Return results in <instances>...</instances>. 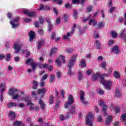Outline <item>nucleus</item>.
<instances>
[{
	"label": "nucleus",
	"mask_w": 126,
	"mask_h": 126,
	"mask_svg": "<svg viewBox=\"0 0 126 126\" xmlns=\"http://www.w3.org/2000/svg\"><path fill=\"white\" fill-rule=\"evenodd\" d=\"M33 86L32 87V88H33V89H37V86L39 85V84L36 81H33Z\"/></svg>",
	"instance_id": "35"
},
{
	"label": "nucleus",
	"mask_w": 126,
	"mask_h": 126,
	"mask_svg": "<svg viewBox=\"0 0 126 126\" xmlns=\"http://www.w3.org/2000/svg\"><path fill=\"white\" fill-rule=\"evenodd\" d=\"M9 117L11 118V121H13L15 119V113L10 111L9 113Z\"/></svg>",
	"instance_id": "22"
},
{
	"label": "nucleus",
	"mask_w": 126,
	"mask_h": 126,
	"mask_svg": "<svg viewBox=\"0 0 126 126\" xmlns=\"http://www.w3.org/2000/svg\"><path fill=\"white\" fill-rule=\"evenodd\" d=\"M17 91H18L17 89L11 88L8 92V94L10 96H12V99H18V101H24L25 102H29L30 101L29 96H25L24 92H21V94H14V93H17Z\"/></svg>",
	"instance_id": "2"
},
{
	"label": "nucleus",
	"mask_w": 126,
	"mask_h": 126,
	"mask_svg": "<svg viewBox=\"0 0 126 126\" xmlns=\"http://www.w3.org/2000/svg\"><path fill=\"white\" fill-rule=\"evenodd\" d=\"M75 27H76V25L74 24L72 27V32H68L66 35H64L63 36V39H65V40H68V37L71 36V33L74 32V29H75Z\"/></svg>",
	"instance_id": "12"
},
{
	"label": "nucleus",
	"mask_w": 126,
	"mask_h": 126,
	"mask_svg": "<svg viewBox=\"0 0 126 126\" xmlns=\"http://www.w3.org/2000/svg\"><path fill=\"white\" fill-rule=\"evenodd\" d=\"M46 21L48 23V31H51L52 30V28L53 27V25H52V23H51V22H50V19H46Z\"/></svg>",
	"instance_id": "24"
},
{
	"label": "nucleus",
	"mask_w": 126,
	"mask_h": 126,
	"mask_svg": "<svg viewBox=\"0 0 126 126\" xmlns=\"http://www.w3.org/2000/svg\"><path fill=\"white\" fill-rule=\"evenodd\" d=\"M22 124L20 121H16L14 123V126H19Z\"/></svg>",
	"instance_id": "39"
},
{
	"label": "nucleus",
	"mask_w": 126,
	"mask_h": 126,
	"mask_svg": "<svg viewBox=\"0 0 126 126\" xmlns=\"http://www.w3.org/2000/svg\"><path fill=\"white\" fill-rule=\"evenodd\" d=\"M60 102H57L56 103V105H55V109H56V110H58V108H59V107H60Z\"/></svg>",
	"instance_id": "61"
},
{
	"label": "nucleus",
	"mask_w": 126,
	"mask_h": 126,
	"mask_svg": "<svg viewBox=\"0 0 126 126\" xmlns=\"http://www.w3.org/2000/svg\"><path fill=\"white\" fill-rule=\"evenodd\" d=\"M106 65H107V64L106 63V62H103L102 63L100 66L102 68H103L104 69H106Z\"/></svg>",
	"instance_id": "38"
},
{
	"label": "nucleus",
	"mask_w": 126,
	"mask_h": 126,
	"mask_svg": "<svg viewBox=\"0 0 126 126\" xmlns=\"http://www.w3.org/2000/svg\"><path fill=\"white\" fill-rule=\"evenodd\" d=\"M89 25H92L93 26H96L97 25V21L94 19H91L89 22Z\"/></svg>",
	"instance_id": "23"
},
{
	"label": "nucleus",
	"mask_w": 126,
	"mask_h": 126,
	"mask_svg": "<svg viewBox=\"0 0 126 126\" xmlns=\"http://www.w3.org/2000/svg\"><path fill=\"white\" fill-rule=\"evenodd\" d=\"M112 121H113V117L111 115L108 116L105 120V124L110 125L112 123Z\"/></svg>",
	"instance_id": "17"
},
{
	"label": "nucleus",
	"mask_w": 126,
	"mask_h": 126,
	"mask_svg": "<svg viewBox=\"0 0 126 126\" xmlns=\"http://www.w3.org/2000/svg\"><path fill=\"white\" fill-rule=\"evenodd\" d=\"M55 80V75L54 74H51L50 75V82H53Z\"/></svg>",
	"instance_id": "42"
},
{
	"label": "nucleus",
	"mask_w": 126,
	"mask_h": 126,
	"mask_svg": "<svg viewBox=\"0 0 126 126\" xmlns=\"http://www.w3.org/2000/svg\"><path fill=\"white\" fill-rule=\"evenodd\" d=\"M111 35L112 36L113 38H117V37H118V33L115 31H112L111 32Z\"/></svg>",
	"instance_id": "37"
},
{
	"label": "nucleus",
	"mask_w": 126,
	"mask_h": 126,
	"mask_svg": "<svg viewBox=\"0 0 126 126\" xmlns=\"http://www.w3.org/2000/svg\"><path fill=\"white\" fill-rule=\"evenodd\" d=\"M115 95L117 97H120V96H121V92L120 91V90H116L115 92Z\"/></svg>",
	"instance_id": "43"
},
{
	"label": "nucleus",
	"mask_w": 126,
	"mask_h": 126,
	"mask_svg": "<svg viewBox=\"0 0 126 126\" xmlns=\"http://www.w3.org/2000/svg\"><path fill=\"white\" fill-rule=\"evenodd\" d=\"M17 106L19 108H24L25 107V104H24V103H19Z\"/></svg>",
	"instance_id": "54"
},
{
	"label": "nucleus",
	"mask_w": 126,
	"mask_h": 126,
	"mask_svg": "<svg viewBox=\"0 0 126 126\" xmlns=\"http://www.w3.org/2000/svg\"><path fill=\"white\" fill-rule=\"evenodd\" d=\"M17 103L14 102H10L8 104V108H11V107H16Z\"/></svg>",
	"instance_id": "34"
},
{
	"label": "nucleus",
	"mask_w": 126,
	"mask_h": 126,
	"mask_svg": "<svg viewBox=\"0 0 126 126\" xmlns=\"http://www.w3.org/2000/svg\"><path fill=\"white\" fill-rule=\"evenodd\" d=\"M7 16L9 19H10V24H11L12 26V28H17V27H18V25H19V24L18 23L19 18L18 17H16L15 18L12 20V19H11V17H12V14L9 12L7 13Z\"/></svg>",
	"instance_id": "4"
},
{
	"label": "nucleus",
	"mask_w": 126,
	"mask_h": 126,
	"mask_svg": "<svg viewBox=\"0 0 126 126\" xmlns=\"http://www.w3.org/2000/svg\"><path fill=\"white\" fill-rule=\"evenodd\" d=\"M56 52H58V48H55V47L53 48L51 50L50 57H51L54 54H56Z\"/></svg>",
	"instance_id": "32"
},
{
	"label": "nucleus",
	"mask_w": 126,
	"mask_h": 126,
	"mask_svg": "<svg viewBox=\"0 0 126 126\" xmlns=\"http://www.w3.org/2000/svg\"><path fill=\"white\" fill-rule=\"evenodd\" d=\"M32 97H33V98H34V99H35V100H37V95H36V93H35V92L32 91Z\"/></svg>",
	"instance_id": "47"
},
{
	"label": "nucleus",
	"mask_w": 126,
	"mask_h": 126,
	"mask_svg": "<svg viewBox=\"0 0 126 126\" xmlns=\"http://www.w3.org/2000/svg\"><path fill=\"white\" fill-rule=\"evenodd\" d=\"M77 57V55L76 54L73 55L71 56V59L69 62V63L67 66L68 72L67 73L68 76H70L73 74V73H72V72L71 71V67H72V66L74 65V63H75V62H76Z\"/></svg>",
	"instance_id": "3"
},
{
	"label": "nucleus",
	"mask_w": 126,
	"mask_h": 126,
	"mask_svg": "<svg viewBox=\"0 0 126 126\" xmlns=\"http://www.w3.org/2000/svg\"><path fill=\"white\" fill-rule=\"evenodd\" d=\"M114 76L115 77V78H120V76L121 75H120V73L118 71H115L114 73Z\"/></svg>",
	"instance_id": "36"
},
{
	"label": "nucleus",
	"mask_w": 126,
	"mask_h": 126,
	"mask_svg": "<svg viewBox=\"0 0 126 126\" xmlns=\"http://www.w3.org/2000/svg\"><path fill=\"white\" fill-rule=\"evenodd\" d=\"M111 52H112V53H114V54H119V53H120L119 47H118V46H115L112 48Z\"/></svg>",
	"instance_id": "18"
},
{
	"label": "nucleus",
	"mask_w": 126,
	"mask_h": 126,
	"mask_svg": "<svg viewBox=\"0 0 126 126\" xmlns=\"http://www.w3.org/2000/svg\"><path fill=\"white\" fill-rule=\"evenodd\" d=\"M85 0H72V2L74 4L75 3H81V4H83V2H84Z\"/></svg>",
	"instance_id": "26"
},
{
	"label": "nucleus",
	"mask_w": 126,
	"mask_h": 126,
	"mask_svg": "<svg viewBox=\"0 0 126 126\" xmlns=\"http://www.w3.org/2000/svg\"><path fill=\"white\" fill-rule=\"evenodd\" d=\"M5 85H6V84L5 83H3L1 84H0V102H2L3 101V97L2 96V93H3V92L5 90Z\"/></svg>",
	"instance_id": "10"
},
{
	"label": "nucleus",
	"mask_w": 126,
	"mask_h": 126,
	"mask_svg": "<svg viewBox=\"0 0 126 126\" xmlns=\"http://www.w3.org/2000/svg\"><path fill=\"white\" fill-rule=\"evenodd\" d=\"M39 64H41V63H32L31 64L32 65V70H35V69L36 68V66L38 65L39 66Z\"/></svg>",
	"instance_id": "30"
},
{
	"label": "nucleus",
	"mask_w": 126,
	"mask_h": 126,
	"mask_svg": "<svg viewBox=\"0 0 126 126\" xmlns=\"http://www.w3.org/2000/svg\"><path fill=\"white\" fill-rule=\"evenodd\" d=\"M73 103H74V99H73V96H72V95L69 94L68 98V102H66L64 104V107L65 109H67L70 106V105H71V104H73Z\"/></svg>",
	"instance_id": "7"
},
{
	"label": "nucleus",
	"mask_w": 126,
	"mask_h": 126,
	"mask_svg": "<svg viewBox=\"0 0 126 126\" xmlns=\"http://www.w3.org/2000/svg\"><path fill=\"white\" fill-rule=\"evenodd\" d=\"M47 91V90L46 88H43L42 89L38 90V94L41 95V97H43L46 93V92Z\"/></svg>",
	"instance_id": "20"
},
{
	"label": "nucleus",
	"mask_w": 126,
	"mask_h": 126,
	"mask_svg": "<svg viewBox=\"0 0 126 126\" xmlns=\"http://www.w3.org/2000/svg\"><path fill=\"white\" fill-rule=\"evenodd\" d=\"M78 80H81L83 78V74L81 70L78 71Z\"/></svg>",
	"instance_id": "29"
},
{
	"label": "nucleus",
	"mask_w": 126,
	"mask_h": 126,
	"mask_svg": "<svg viewBox=\"0 0 126 126\" xmlns=\"http://www.w3.org/2000/svg\"><path fill=\"white\" fill-rule=\"evenodd\" d=\"M38 67L40 68H47L48 70L51 71L52 69H53V66L52 65H48L47 64H38Z\"/></svg>",
	"instance_id": "13"
},
{
	"label": "nucleus",
	"mask_w": 126,
	"mask_h": 126,
	"mask_svg": "<svg viewBox=\"0 0 126 126\" xmlns=\"http://www.w3.org/2000/svg\"><path fill=\"white\" fill-rule=\"evenodd\" d=\"M39 105H40L42 109L45 110V104H44V102H43V101H42L41 99H39Z\"/></svg>",
	"instance_id": "33"
},
{
	"label": "nucleus",
	"mask_w": 126,
	"mask_h": 126,
	"mask_svg": "<svg viewBox=\"0 0 126 126\" xmlns=\"http://www.w3.org/2000/svg\"><path fill=\"white\" fill-rule=\"evenodd\" d=\"M23 13L25 14H27L28 16H29L30 17H34L36 16V14L34 12H31L30 11H29L28 10H24L23 11Z\"/></svg>",
	"instance_id": "14"
},
{
	"label": "nucleus",
	"mask_w": 126,
	"mask_h": 126,
	"mask_svg": "<svg viewBox=\"0 0 126 126\" xmlns=\"http://www.w3.org/2000/svg\"><path fill=\"white\" fill-rule=\"evenodd\" d=\"M45 43V40L44 39H41L38 41L37 49H39L41 46Z\"/></svg>",
	"instance_id": "25"
},
{
	"label": "nucleus",
	"mask_w": 126,
	"mask_h": 126,
	"mask_svg": "<svg viewBox=\"0 0 126 126\" xmlns=\"http://www.w3.org/2000/svg\"><path fill=\"white\" fill-rule=\"evenodd\" d=\"M33 63V59L32 58H29L28 59L26 62V63L28 64V65H31V64Z\"/></svg>",
	"instance_id": "31"
},
{
	"label": "nucleus",
	"mask_w": 126,
	"mask_h": 126,
	"mask_svg": "<svg viewBox=\"0 0 126 126\" xmlns=\"http://www.w3.org/2000/svg\"><path fill=\"white\" fill-rule=\"evenodd\" d=\"M112 70L113 69H112L111 67H109L108 73L103 74L101 76H100V73L97 72L96 74H94L93 75V80H97L99 77H100V82L104 86L105 89H106V90H111L112 88V85H113V81L109 80L105 82V80H104V78H105V77H108V76H109V73H111Z\"/></svg>",
	"instance_id": "1"
},
{
	"label": "nucleus",
	"mask_w": 126,
	"mask_h": 126,
	"mask_svg": "<svg viewBox=\"0 0 126 126\" xmlns=\"http://www.w3.org/2000/svg\"><path fill=\"white\" fill-rule=\"evenodd\" d=\"M11 58L10 54H7L6 55V61H10V59Z\"/></svg>",
	"instance_id": "50"
},
{
	"label": "nucleus",
	"mask_w": 126,
	"mask_h": 126,
	"mask_svg": "<svg viewBox=\"0 0 126 126\" xmlns=\"http://www.w3.org/2000/svg\"><path fill=\"white\" fill-rule=\"evenodd\" d=\"M49 9H50V7L48 6V5L41 4L39 6V8L37 10H48Z\"/></svg>",
	"instance_id": "16"
},
{
	"label": "nucleus",
	"mask_w": 126,
	"mask_h": 126,
	"mask_svg": "<svg viewBox=\"0 0 126 126\" xmlns=\"http://www.w3.org/2000/svg\"><path fill=\"white\" fill-rule=\"evenodd\" d=\"M104 25H105V24L103 22H100L96 25V27H97L98 29H101L102 27H104Z\"/></svg>",
	"instance_id": "28"
},
{
	"label": "nucleus",
	"mask_w": 126,
	"mask_h": 126,
	"mask_svg": "<svg viewBox=\"0 0 126 126\" xmlns=\"http://www.w3.org/2000/svg\"><path fill=\"white\" fill-rule=\"evenodd\" d=\"M92 73V70H88L86 72L87 75H90Z\"/></svg>",
	"instance_id": "63"
},
{
	"label": "nucleus",
	"mask_w": 126,
	"mask_h": 126,
	"mask_svg": "<svg viewBox=\"0 0 126 126\" xmlns=\"http://www.w3.org/2000/svg\"><path fill=\"white\" fill-rule=\"evenodd\" d=\"M57 77L58 78H60V77H62V73H61V72H60V71H58L57 73Z\"/></svg>",
	"instance_id": "64"
},
{
	"label": "nucleus",
	"mask_w": 126,
	"mask_h": 126,
	"mask_svg": "<svg viewBox=\"0 0 126 126\" xmlns=\"http://www.w3.org/2000/svg\"><path fill=\"white\" fill-rule=\"evenodd\" d=\"M47 78H48V75L47 74H45L42 76L41 80L42 81H45V80H46V79H47Z\"/></svg>",
	"instance_id": "46"
},
{
	"label": "nucleus",
	"mask_w": 126,
	"mask_h": 126,
	"mask_svg": "<svg viewBox=\"0 0 126 126\" xmlns=\"http://www.w3.org/2000/svg\"><path fill=\"white\" fill-rule=\"evenodd\" d=\"M56 23L57 25H59L60 23H61V18H58L56 19Z\"/></svg>",
	"instance_id": "55"
},
{
	"label": "nucleus",
	"mask_w": 126,
	"mask_h": 126,
	"mask_svg": "<svg viewBox=\"0 0 126 126\" xmlns=\"http://www.w3.org/2000/svg\"><path fill=\"white\" fill-rule=\"evenodd\" d=\"M114 111L117 113H119L120 111V109L119 107H114Z\"/></svg>",
	"instance_id": "52"
},
{
	"label": "nucleus",
	"mask_w": 126,
	"mask_h": 126,
	"mask_svg": "<svg viewBox=\"0 0 126 126\" xmlns=\"http://www.w3.org/2000/svg\"><path fill=\"white\" fill-rule=\"evenodd\" d=\"M92 6H89L87 7V10L88 12H90V11H92Z\"/></svg>",
	"instance_id": "51"
},
{
	"label": "nucleus",
	"mask_w": 126,
	"mask_h": 126,
	"mask_svg": "<svg viewBox=\"0 0 126 126\" xmlns=\"http://www.w3.org/2000/svg\"><path fill=\"white\" fill-rule=\"evenodd\" d=\"M30 41H32L34 38H35V33L33 31H31L29 33Z\"/></svg>",
	"instance_id": "21"
},
{
	"label": "nucleus",
	"mask_w": 126,
	"mask_h": 126,
	"mask_svg": "<svg viewBox=\"0 0 126 126\" xmlns=\"http://www.w3.org/2000/svg\"><path fill=\"white\" fill-rule=\"evenodd\" d=\"M121 121H122V122H123V123H124V124H125V126H126V113H124L121 115Z\"/></svg>",
	"instance_id": "19"
},
{
	"label": "nucleus",
	"mask_w": 126,
	"mask_h": 126,
	"mask_svg": "<svg viewBox=\"0 0 126 126\" xmlns=\"http://www.w3.org/2000/svg\"><path fill=\"white\" fill-rule=\"evenodd\" d=\"M114 43H115V41L113 40H111L108 42L109 46H112V45L114 44Z\"/></svg>",
	"instance_id": "58"
},
{
	"label": "nucleus",
	"mask_w": 126,
	"mask_h": 126,
	"mask_svg": "<svg viewBox=\"0 0 126 126\" xmlns=\"http://www.w3.org/2000/svg\"><path fill=\"white\" fill-rule=\"evenodd\" d=\"M23 44H18V43H15L13 46V49L15 50L16 53H19L20 51V48L21 46H23Z\"/></svg>",
	"instance_id": "15"
},
{
	"label": "nucleus",
	"mask_w": 126,
	"mask_h": 126,
	"mask_svg": "<svg viewBox=\"0 0 126 126\" xmlns=\"http://www.w3.org/2000/svg\"><path fill=\"white\" fill-rule=\"evenodd\" d=\"M60 120L61 121H63V120H66V118L64 117L63 115L60 116Z\"/></svg>",
	"instance_id": "60"
},
{
	"label": "nucleus",
	"mask_w": 126,
	"mask_h": 126,
	"mask_svg": "<svg viewBox=\"0 0 126 126\" xmlns=\"http://www.w3.org/2000/svg\"><path fill=\"white\" fill-rule=\"evenodd\" d=\"M116 7L114 6V7H111L109 10V12H110V13H112V12H113V11H115V10H116Z\"/></svg>",
	"instance_id": "44"
},
{
	"label": "nucleus",
	"mask_w": 126,
	"mask_h": 126,
	"mask_svg": "<svg viewBox=\"0 0 126 126\" xmlns=\"http://www.w3.org/2000/svg\"><path fill=\"white\" fill-rule=\"evenodd\" d=\"M50 103L51 104L54 103V96H53V95L50 96Z\"/></svg>",
	"instance_id": "49"
},
{
	"label": "nucleus",
	"mask_w": 126,
	"mask_h": 126,
	"mask_svg": "<svg viewBox=\"0 0 126 126\" xmlns=\"http://www.w3.org/2000/svg\"><path fill=\"white\" fill-rule=\"evenodd\" d=\"M80 67H86V62H85V60H83L80 63L79 65Z\"/></svg>",
	"instance_id": "27"
},
{
	"label": "nucleus",
	"mask_w": 126,
	"mask_h": 126,
	"mask_svg": "<svg viewBox=\"0 0 126 126\" xmlns=\"http://www.w3.org/2000/svg\"><path fill=\"white\" fill-rule=\"evenodd\" d=\"M125 32H126V30L125 29H123L121 30V33L119 34V37H122V36H124V33H125Z\"/></svg>",
	"instance_id": "48"
},
{
	"label": "nucleus",
	"mask_w": 126,
	"mask_h": 126,
	"mask_svg": "<svg viewBox=\"0 0 126 126\" xmlns=\"http://www.w3.org/2000/svg\"><path fill=\"white\" fill-rule=\"evenodd\" d=\"M79 94L80 95V100L81 103H82L83 105H87V104H88V102L85 101V99L84 98V92L82 91H80L79 92Z\"/></svg>",
	"instance_id": "11"
},
{
	"label": "nucleus",
	"mask_w": 126,
	"mask_h": 126,
	"mask_svg": "<svg viewBox=\"0 0 126 126\" xmlns=\"http://www.w3.org/2000/svg\"><path fill=\"white\" fill-rule=\"evenodd\" d=\"M67 18H68V15H64L63 19H64L65 22H66V21H67Z\"/></svg>",
	"instance_id": "59"
},
{
	"label": "nucleus",
	"mask_w": 126,
	"mask_h": 126,
	"mask_svg": "<svg viewBox=\"0 0 126 126\" xmlns=\"http://www.w3.org/2000/svg\"><path fill=\"white\" fill-rule=\"evenodd\" d=\"M39 84H40V86L43 87L45 86V82L44 81H42L41 80V81H40Z\"/></svg>",
	"instance_id": "57"
},
{
	"label": "nucleus",
	"mask_w": 126,
	"mask_h": 126,
	"mask_svg": "<svg viewBox=\"0 0 126 126\" xmlns=\"http://www.w3.org/2000/svg\"><path fill=\"white\" fill-rule=\"evenodd\" d=\"M26 102H27V105L30 107V110H32V111H38L39 110V106L35 105L34 103L31 102V99L30 98L29 101Z\"/></svg>",
	"instance_id": "8"
},
{
	"label": "nucleus",
	"mask_w": 126,
	"mask_h": 126,
	"mask_svg": "<svg viewBox=\"0 0 126 126\" xmlns=\"http://www.w3.org/2000/svg\"><path fill=\"white\" fill-rule=\"evenodd\" d=\"M65 57L63 55H60L59 58H58L55 60V63H57L58 66H61V64H62V63H65Z\"/></svg>",
	"instance_id": "6"
},
{
	"label": "nucleus",
	"mask_w": 126,
	"mask_h": 126,
	"mask_svg": "<svg viewBox=\"0 0 126 126\" xmlns=\"http://www.w3.org/2000/svg\"><path fill=\"white\" fill-rule=\"evenodd\" d=\"M75 107H74V106H71V108H70V112L72 113V114H73L75 112Z\"/></svg>",
	"instance_id": "45"
},
{
	"label": "nucleus",
	"mask_w": 126,
	"mask_h": 126,
	"mask_svg": "<svg viewBox=\"0 0 126 126\" xmlns=\"http://www.w3.org/2000/svg\"><path fill=\"white\" fill-rule=\"evenodd\" d=\"M65 7L66 8H70V7H71V5H70L69 3H67L65 5Z\"/></svg>",
	"instance_id": "62"
},
{
	"label": "nucleus",
	"mask_w": 126,
	"mask_h": 126,
	"mask_svg": "<svg viewBox=\"0 0 126 126\" xmlns=\"http://www.w3.org/2000/svg\"><path fill=\"white\" fill-rule=\"evenodd\" d=\"M96 45L97 49H98V50H100V49H101V44H100V42L96 41Z\"/></svg>",
	"instance_id": "40"
},
{
	"label": "nucleus",
	"mask_w": 126,
	"mask_h": 126,
	"mask_svg": "<svg viewBox=\"0 0 126 126\" xmlns=\"http://www.w3.org/2000/svg\"><path fill=\"white\" fill-rule=\"evenodd\" d=\"M73 16L74 18L76 19V18L77 17V12L75 10H74Z\"/></svg>",
	"instance_id": "53"
},
{
	"label": "nucleus",
	"mask_w": 126,
	"mask_h": 126,
	"mask_svg": "<svg viewBox=\"0 0 126 126\" xmlns=\"http://www.w3.org/2000/svg\"><path fill=\"white\" fill-rule=\"evenodd\" d=\"M94 121V115L93 113L88 112L86 117V124L87 126H93V121Z\"/></svg>",
	"instance_id": "5"
},
{
	"label": "nucleus",
	"mask_w": 126,
	"mask_h": 126,
	"mask_svg": "<svg viewBox=\"0 0 126 126\" xmlns=\"http://www.w3.org/2000/svg\"><path fill=\"white\" fill-rule=\"evenodd\" d=\"M72 52H73V50L71 49L68 48L65 50V53L67 54H71Z\"/></svg>",
	"instance_id": "41"
},
{
	"label": "nucleus",
	"mask_w": 126,
	"mask_h": 126,
	"mask_svg": "<svg viewBox=\"0 0 126 126\" xmlns=\"http://www.w3.org/2000/svg\"><path fill=\"white\" fill-rule=\"evenodd\" d=\"M99 106H102V112L103 113V115L104 116H107L108 113L106 112V111H107L108 109V106L105 105V103L103 100H100L99 101Z\"/></svg>",
	"instance_id": "9"
},
{
	"label": "nucleus",
	"mask_w": 126,
	"mask_h": 126,
	"mask_svg": "<svg viewBox=\"0 0 126 126\" xmlns=\"http://www.w3.org/2000/svg\"><path fill=\"white\" fill-rule=\"evenodd\" d=\"M97 60L99 62H102V61H104V58L102 56H98L97 57Z\"/></svg>",
	"instance_id": "56"
}]
</instances>
